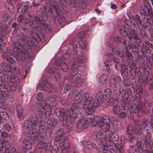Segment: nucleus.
<instances>
[{"label":"nucleus","mask_w":153,"mask_h":153,"mask_svg":"<svg viewBox=\"0 0 153 153\" xmlns=\"http://www.w3.org/2000/svg\"><path fill=\"white\" fill-rule=\"evenodd\" d=\"M81 100L78 103H74L72 105L71 108L67 110L63 108H57L55 111L56 115L60 118V120L62 126L67 128L70 126L69 122L76 120L77 117L79 115L76 112L82 108L83 104Z\"/></svg>","instance_id":"nucleus-1"},{"label":"nucleus","mask_w":153,"mask_h":153,"mask_svg":"<svg viewBox=\"0 0 153 153\" xmlns=\"http://www.w3.org/2000/svg\"><path fill=\"white\" fill-rule=\"evenodd\" d=\"M141 8L140 13L141 18L139 15H136L133 16L132 18L140 27L146 29L153 23V12L151 10L150 4L146 0L144 1V4Z\"/></svg>","instance_id":"nucleus-2"},{"label":"nucleus","mask_w":153,"mask_h":153,"mask_svg":"<svg viewBox=\"0 0 153 153\" xmlns=\"http://www.w3.org/2000/svg\"><path fill=\"white\" fill-rule=\"evenodd\" d=\"M134 112L137 114H148L151 111L152 102L144 98L142 99L138 98L137 102L134 104V106H130Z\"/></svg>","instance_id":"nucleus-3"},{"label":"nucleus","mask_w":153,"mask_h":153,"mask_svg":"<svg viewBox=\"0 0 153 153\" xmlns=\"http://www.w3.org/2000/svg\"><path fill=\"white\" fill-rule=\"evenodd\" d=\"M120 68L122 76H128V73L130 72V74L133 77L131 79L134 80V78L140 74L135 64L132 62H128L127 65L124 63H122L120 65Z\"/></svg>","instance_id":"nucleus-4"},{"label":"nucleus","mask_w":153,"mask_h":153,"mask_svg":"<svg viewBox=\"0 0 153 153\" xmlns=\"http://www.w3.org/2000/svg\"><path fill=\"white\" fill-rule=\"evenodd\" d=\"M29 18L26 19L25 23V25L27 27H30L33 29H35L36 31L38 30V26H41L44 25L43 22L41 20L38 16H34L32 15L29 14Z\"/></svg>","instance_id":"nucleus-5"},{"label":"nucleus","mask_w":153,"mask_h":153,"mask_svg":"<svg viewBox=\"0 0 153 153\" xmlns=\"http://www.w3.org/2000/svg\"><path fill=\"white\" fill-rule=\"evenodd\" d=\"M81 100L83 104L82 108L85 110L86 114H91L92 113L94 110L92 111L90 110V107L93 104L91 102L93 100L92 97H90L88 94H84L81 98Z\"/></svg>","instance_id":"nucleus-6"},{"label":"nucleus","mask_w":153,"mask_h":153,"mask_svg":"<svg viewBox=\"0 0 153 153\" xmlns=\"http://www.w3.org/2000/svg\"><path fill=\"white\" fill-rule=\"evenodd\" d=\"M105 96L104 93L101 91L97 92V93L96 98L94 100L93 104L90 107V110L92 111L94 110L99 106H101L103 107L106 106L105 104L104 99Z\"/></svg>","instance_id":"nucleus-7"},{"label":"nucleus","mask_w":153,"mask_h":153,"mask_svg":"<svg viewBox=\"0 0 153 153\" xmlns=\"http://www.w3.org/2000/svg\"><path fill=\"white\" fill-rule=\"evenodd\" d=\"M56 132L54 141L56 142L59 141L60 143H63L62 145L65 148L68 147L69 144L68 143V138L63 133V129H59Z\"/></svg>","instance_id":"nucleus-8"},{"label":"nucleus","mask_w":153,"mask_h":153,"mask_svg":"<svg viewBox=\"0 0 153 153\" xmlns=\"http://www.w3.org/2000/svg\"><path fill=\"white\" fill-rule=\"evenodd\" d=\"M29 120L36 129L39 130L41 129V128L43 129L45 122V119L41 118L39 119L36 115L34 114L30 116Z\"/></svg>","instance_id":"nucleus-9"},{"label":"nucleus","mask_w":153,"mask_h":153,"mask_svg":"<svg viewBox=\"0 0 153 153\" xmlns=\"http://www.w3.org/2000/svg\"><path fill=\"white\" fill-rule=\"evenodd\" d=\"M49 7L48 11L51 16L56 18L58 17V16L61 15L62 12L58 8V7L55 2L51 3V4H50Z\"/></svg>","instance_id":"nucleus-10"},{"label":"nucleus","mask_w":153,"mask_h":153,"mask_svg":"<svg viewBox=\"0 0 153 153\" xmlns=\"http://www.w3.org/2000/svg\"><path fill=\"white\" fill-rule=\"evenodd\" d=\"M150 135L146 134L143 139V144L145 145L146 151H150V153H153V141L151 140Z\"/></svg>","instance_id":"nucleus-11"},{"label":"nucleus","mask_w":153,"mask_h":153,"mask_svg":"<svg viewBox=\"0 0 153 153\" xmlns=\"http://www.w3.org/2000/svg\"><path fill=\"white\" fill-rule=\"evenodd\" d=\"M9 134L7 133L6 131H4L3 132V142H1L0 147L4 146L5 149V153H9L10 143L9 140L10 137H9Z\"/></svg>","instance_id":"nucleus-12"},{"label":"nucleus","mask_w":153,"mask_h":153,"mask_svg":"<svg viewBox=\"0 0 153 153\" xmlns=\"http://www.w3.org/2000/svg\"><path fill=\"white\" fill-rule=\"evenodd\" d=\"M127 136L131 143H134L135 141L133 128L131 125H128L126 129Z\"/></svg>","instance_id":"nucleus-13"},{"label":"nucleus","mask_w":153,"mask_h":153,"mask_svg":"<svg viewBox=\"0 0 153 153\" xmlns=\"http://www.w3.org/2000/svg\"><path fill=\"white\" fill-rule=\"evenodd\" d=\"M74 61L72 64V66L71 72L78 73V69L76 68V67L79 66V65L78 64H79L84 63L85 60L84 59V57L82 56L78 57L77 58H74Z\"/></svg>","instance_id":"nucleus-14"},{"label":"nucleus","mask_w":153,"mask_h":153,"mask_svg":"<svg viewBox=\"0 0 153 153\" xmlns=\"http://www.w3.org/2000/svg\"><path fill=\"white\" fill-rule=\"evenodd\" d=\"M76 120L77 121L75 120V121H73L72 122H70L68 121V122H69V123H70V125L71 124L75 122H77V128L79 129H80L82 128H87L88 126V123L86 121V120H83L81 118L80 119L78 117H77V119H76Z\"/></svg>","instance_id":"nucleus-15"},{"label":"nucleus","mask_w":153,"mask_h":153,"mask_svg":"<svg viewBox=\"0 0 153 153\" xmlns=\"http://www.w3.org/2000/svg\"><path fill=\"white\" fill-rule=\"evenodd\" d=\"M43 146H45V149L46 153H57V151L59 150L58 146L54 145V146L53 147L50 144H46L45 142H44Z\"/></svg>","instance_id":"nucleus-16"},{"label":"nucleus","mask_w":153,"mask_h":153,"mask_svg":"<svg viewBox=\"0 0 153 153\" xmlns=\"http://www.w3.org/2000/svg\"><path fill=\"white\" fill-rule=\"evenodd\" d=\"M21 45L18 42H15L13 43V50L11 49L10 50V53H11V55H13L16 58V60L21 56L19 52H18V49Z\"/></svg>","instance_id":"nucleus-17"},{"label":"nucleus","mask_w":153,"mask_h":153,"mask_svg":"<svg viewBox=\"0 0 153 153\" xmlns=\"http://www.w3.org/2000/svg\"><path fill=\"white\" fill-rule=\"evenodd\" d=\"M119 92L121 95V97L126 98L128 99L129 97L132 93V90L130 88H128L124 90L123 87H120L119 88Z\"/></svg>","instance_id":"nucleus-18"},{"label":"nucleus","mask_w":153,"mask_h":153,"mask_svg":"<svg viewBox=\"0 0 153 153\" xmlns=\"http://www.w3.org/2000/svg\"><path fill=\"white\" fill-rule=\"evenodd\" d=\"M46 5L43 6L42 4L41 6L40 7V9L39 11H41L43 12V14L41 15V17L42 19L45 21H47L48 19L47 17V12L46 10H47L48 8H49L50 6V4H48L46 2H45Z\"/></svg>","instance_id":"nucleus-19"},{"label":"nucleus","mask_w":153,"mask_h":153,"mask_svg":"<svg viewBox=\"0 0 153 153\" xmlns=\"http://www.w3.org/2000/svg\"><path fill=\"white\" fill-rule=\"evenodd\" d=\"M129 75H128V76H122L123 80V84L124 87H131V88L134 90V83L131 82V79H130Z\"/></svg>","instance_id":"nucleus-20"},{"label":"nucleus","mask_w":153,"mask_h":153,"mask_svg":"<svg viewBox=\"0 0 153 153\" xmlns=\"http://www.w3.org/2000/svg\"><path fill=\"white\" fill-rule=\"evenodd\" d=\"M120 32V34L123 37L128 38L130 41L133 40L132 33L129 30L121 29Z\"/></svg>","instance_id":"nucleus-21"},{"label":"nucleus","mask_w":153,"mask_h":153,"mask_svg":"<svg viewBox=\"0 0 153 153\" xmlns=\"http://www.w3.org/2000/svg\"><path fill=\"white\" fill-rule=\"evenodd\" d=\"M39 130L35 129L29 131L28 137L30 140H35L37 139L38 140L37 136Z\"/></svg>","instance_id":"nucleus-22"},{"label":"nucleus","mask_w":153,"mask_h":153,"mask_svg":"<svg viewBox=\"0 0 153 153\" xmlns=\"http://www.w3.org/2000/svg\"><path fill=\"white\" fill-rule=\"evenodd\" d=\"M123 98H124V99L121 104L122 107L125 111H127L128 108L130 110L131 109H130V106H132V105L130 106V100L128 98L127 99H126V98L124 97Z\"/></svg>","instance_id":"nucleus-23"},{"label":"nucleus","mask_w":153,"mask_h":153,"mask_svg":"<svg viewBox=\"0 0 153 153\" xmlns=\"http://www.w3.org/2000/svg\"><path fill=\"white\" fill-rule=\"evenodd\" d=\"M24 146L23 147V150L25 151L26 150H30L32 148V144L31 142L27 139H24L23 141Z\"/></svg>","instance_id":"nucleus-24"},{"label":"nucleus","mask_w":153,"mask_h":153,"mask_svg":"<svg viewBox=\"0 0 153 153\" xmlns=\"http://www.w3.org/2000/svg\"><path fill=\"white\" fill-rule=\"evenodd\" d=\"M80 75L79 74L76 77L75 81L73 82L74 84L76 87H79L82 86L84 83V80L80 77Z\"/></svg>","instance_id":"nucleus-25"},{"label":"nucleus","mask_w":153,"mask_h":153,"mask_svg":"<svg viewBox=\"0 0 153 153\" xmlns=\"http://www.w3.org/2000/svg\"><path fill=\"white\" fill-rule=\"evenodd\" d=\"M23 127L25 129L28 131L35 129L29 119L24 121Z\"/></svg>","instance_id":"nucleus-26"},{"label":"nucleus","mask_w":153,"mask_h":153,"mask_svg":"<svg viewBox=\"0 0 153 153\" xmlns=\"http://www.w3.org/2000/svg\"><path fill=\"white\" fill-rule=\"evenodd\" d=\"M58 7V8L60 9V10L62 13L66 14L68 13V9L65 5L61 1H58L56 3Z\"/></svg>","instance_id":"nucleus-27"},{"label":"nucleus","mask_w":153,"mask_h":153,"mask_svg":"<svg viewBox=\"0 0 153 153\" xmlns=\"http://www.w3.org/2000/svg\"><path fill=\"white\" fill-rule=\"evenodd\" d=\"M113 41L118 45L122 44L124 45H126V40L123 38L120 37L119 36H117L113 39Z\"/></svg>","instance_id":"nucleus-28"},{"label":"nucleus","mask_w":153,"mask_h":153,"mask_svg":"<svg viewBox=\"0 0 153 153\" xmlns=\"http://www.w3.org/2000/svg\"><path fill=\"white\" fill-rule=\"evenodd\" d=\"M46 113V111L44 106L42 105H39L38 106L37 114L39 116V117H40L41 116H43L44 117Z\"/></svg>","instance_id":"nucleus-29"},{"label":"nucleus","mask_w":153,"mask_h":153,"mask_svg":"<svg viewBox=\"0 0 153 153\" xmlns=\"http://www.w3.org/2000/svg\"><path fill=\"white\" fill-rule=\"evenodd\" d=\"M47 124L49 127L54 128L57 126V121L54 118L52 117L47 121Z\"/></svg>","instance_id":"nucleus-30"},{"label":"nucleus","mask_w":153,"mask_h":153,"mask_svg":"<svg viewBox=\"0 0 153 153\" xmlns=\"http://www.w3.org/2000/svg\"><path fill=\"white\" fill-rule=\"evenodd\" d=\"M42 86L43 87V88H45V87H46L47 88H51L50 91L52 92H55V96L57 97V93H56V89L55 88L53 90L51 84L48 83V81H46L44 82V83L42 84Z\"/></svg>","instance_id":"nucleus-31"},{"label":"nucleus","mask_w":153,"mask_h":153,"mask_svg":"<svg viewBox=\"0 0 153 153\" xmlns=\"http://www.w3.org/2000/svg\"><path fill=\"white\" fill-rule=\"evenodd\" d=\"M101 143H100V145L103 150V153L111 152L110 150L109 149L108 146L105 143H103L102 141H101Z\"/></svg>","instance_id":"nucleus-32"},{"label":"nucleus","mask_w":153,"mask_h":153,"mask_svg":"<svg viewBox=\"0 0 153 153\" xmlns=\"http://www.w3.org/2000/svg\"><path fill=\"white\" fill-rule=\"evenodd\" d=\"M62 13H61V15L58 16V17L56 18H57L56 20H55V22L56 25H59L65 21V19Z\"/></svg>","instance_id":"nucleus-33"},{"label":"nucleus","mask_w":153,"mask_h":153,"mask_svg":"<svg viewBox=\"0 0 153 153\" xmlns=\"http://www.w3.org/2000/svg\"><path fill=\"white\" fill-rule=\"evenodd\" d=\"M16 111L19 118H23L22 114L23 112V110L21 106L19 105H17L16 107Z\"/></svg>","instance_id":"nucleus-34"},{"label":"nucleus","mask_w":153,"mask_h":153,"mask_svg":"<svg viewBox=\"0 0 153 153\" xmlns=\"http://www.w3.org/2000/svg\"><path fill=\"white\" fill-rule=\"evenodd\" d=\"M142 142L140 140L137 141L135 143L136 147L134 149V151L136 152H141L143 149L142 147Z\"/></svg>","instance_id":"nucleus-35"},{"label":"nucleus","mask_w":153,"mask_h":153,"mask_svg":"<svg viewBox=\"0 0 153 153\" xmlns=\"http://www.w3.org/2000/svg\"><path fill=\"white\" fill-rule=\"evenodd\" d=\"M114 146L120 153H124V149L122 144L115 143V144H114Z\"/></svg>","instance_id":"nucleus-36"},{"label":"nucleus","mask_w":153,"mask_h":153,"mask_svg":"<svg viewBox=\"0 0 153 153\" xmlns=\"http://www.w3.org/2000/svg\"><path fill=\"white\" fill-rule=\"evenodd\" d=\"M139 34L143 39L146 40L149 38L148 34L144 30L140 29Z\"/></svg>","instance_id":"nucleus-37"},{"label":"nucleus","mask_w":153,"mask_h":153,"mask_svg":"<svg viewBox=\"0 0 153 153\" xmlns=\"http://www.w3.org/2000/svg\"><path fill=\"white\" fill-rule=\"evenodd\" d=\"M137 45H136L135 42H134L133 43V45L132 46L131 49V51L134 53L135 54H139V53L140 52L139 51V48L137 46Z\"/></svg>","instance_id":"nucleus-38"},{"label":"nucleus","mask_w":153,"mask_h":153,"mask_svg":"<svg viewBox=\"0 0 153 153\" xmlns=\"http://www.w3.org/2000/svg\"><path fill=\"white\" fill-rule=\"evenodd\" d=\"M91 113V114H88L87 116V119L86 120L87 122L88 123H93L94 124L95 123L96 120H95L94 117Z\"/></svg>","instance_id":"nucleus-39"},{"label":"nucleus","mask_w":153,"mask_h":153,"mask_svg":"<svg viewBox=\"0 0 153 153\" xmlns=\"http://www.w3.org/2000/svg\"><path fill=\"white\" fill-rule=\"evenodd\" d=\"M57 65L58 66H60L62 70L63 71L65 72L67 71L68 69V66L65 63L62 62H60V64L58 63Z\"/></svg>","instance_id":"nucleus-40"},{"label":"nucleus","mask_w":153,"mask_h":153,"mask_svg":"<svg viewBox=\"0 0 153 153\" xmlns=\"http://www.w3.org/2000/svg\"><path fill=\"white\" fill-rule=\"evenodd\" d=\"M30 35H29V37H31L33 39V40L36 41V42H37V40L39 39V36L38 34V33H34L33 31L31 30L30 32Z\"/></svg>","instance_id":"nucleus-41"},{"label":"nucleus","mask_w":153,"mask_h":153,"mask_svg":"<svg viewBox=\"0 0 153 153\" xmlns=\"http://www.w3.org/2000/svg\"><path fill=\"white\" fill-rule=\"evenodd\" d=\"M137 76L138 77V80L140 83H141L143 82L144 83H146L148 81V78L147 76H146L144 78H143L142 75L140 73Z\"/></svg>","instance_id":"nucleus-42"},{"label":"nucleus","mask_w":153,"mask_h":153,"mask_svg":"<svg viewBox=\"0 0 153 153\" xmlns=\"http://www.w3.org/2000/svg\"><path fill=\"white\" fill-rule=\"evenodd\" d=\"M76 3L77 6L79 8L82 9H85L86 8V3L82 0H77Z\"/></svg>","instance_id":"nucleus-43"},{"label":"nucleus","mask_w":153,"mask_h":153,"mask_svg":"<svg viewBox=\"0 0 153 153\" xmlns=\"http://www.w3.org/2000/svg\"><path fill=\"white\" fill-rule=\"evenodd\" d=\"M25 44H27L28 46L32 47L33 46H36L37 43L36 41H34L33 39L31 40L27 39Z\"/></svg>","instance_id":"nucleus-44"},{"label":"nucleus","mask_w":153,"mask_h":153,"mask_svg":"<svg viewBox=\"0 0 153 153\" xmlns=\"http://www.w3.org/2000/svg\"><path fill=\"white\" fill-rule=\"evenodd\" d=\"M9 18V15L6 12H4L0 14V19L3 21H6L8 20Z\"/></svg>","instance_id":"nucleus-45"},{"label":"nucleus","mask_w":153,"mask_h":153,"mask_svg":"<svg viewBox=\"0 0 153 153\" xmlns=\"http://www.w3.org/2000/svg\"><path fill=\"white\" fill-rule=\"evenodd\" d=\"M130 23L128 19H125L124 20V23L123 25V28L122 29L129 30L130 29V27L129 25Z\"/></svg>","instance_id":"nucleus-46"},{"label":"nucleus","mask_w":153,"mask_h":153,"mask_svg":"<svg viewBox=\"0 0 153 153\" xmlns=\"http://www.w3.org/2000/svg\"><path fill=\"white\" fill-rule=\"evenodd\" d=\"M18 52H19H19L21 53H19L21 56H21L24 55L23 57L25 58V59L26 58V57L25 56V55L26 53V51L24 46H23L21 45L19 47V48L18 49Z\"/></svg>","instance_id":"nucleus-47"},{"label":"nucleus","mask_w":153,"mask_h":153,"mask_svg":"<svg viewBox=\"0 0 153 153\" xmlns=\"http://www.w3.org/2000/svg\"><path fill=\"white\" fill-rule=\"evenodd\" d=\"M106 75L105 74H102L100 76L98 79L99 82L101 83L105 84L106 82Z\"/></svg>","instance_id":"nucleus-48"},{"label":"nucleus","mask_w":153,"mask_h":153,"mask_svg":"<svg viewBox=\"0 0 153 153\" xmlns=\"http://www.w3.org/2000/svg\"><path fill=\"white\" fill-rule=\"evenodd\" d=\"M56 71L55 70L52 72L53 74H54V77L57 79L58 82L60 83V74L58 71L56 69Z\"/></svg>","instance_id":"nucleus-49"},{"label":"nucleus","mask_w":153,"mask_h":153,"mask_svg":"<svg viewBox=\"0 0 153 153\" xmlns=\"http://www.w3.org/2000/svg\"><path fill=\"white\" fill-rule=\"evenodd\" d=\"M151 69L149 67L146 65L143 68L142 70L144 73H145L147 77H148V75H149L150 73V70Z\"/></svg>","instance_id":"nucleus-50"},{"label":"nucleus","mask_w":153,"mask_h":153,"mask_svg":"<svg viewBox=\"0 0 153 153\" xmlns=\"http://www.w3.org/2000/svg\"><path fill=\"white\" fill-rule=\"evenodd\" d=\"M40 129H39L38 131V133L39 134L38 135V140H40V139L41 140V141H40V142L41 141H42V140H45L46 138V137L45 135V134L44 133H41L40 131Z\"/></svg>","instance_id":"nucleus-51"},{"label":"nucleus","mask_w":153,"mask_h":153,"mask_svg":"<svg viewBox=\"0 0 153 153\" xmlns=\"http://www.w3.org/2000/svg\"><path fill=\"white\" fill-rule=\"evenodd\" d=\"M113 82L117 84L118 85L121 83V77L119 76H115L112 78Z\"/></svg>","instance_id":"nucleus-52"},{"label":"nucleus","mask_w":153,"mask_h":153,"mask_svg":"<svg viewBox=\"0 0 153 153\" xmlns=\"http://www.w3.org/2000/svg\"><path fill=\"white\" fill-rule=\"evenodd\" d=\"M142 128H139L137 130V132L136 134L137 135L140 136L141 138L142 137L143 138L144 136H146L144 135L143 132L146 133V130H143V131H142Z\"/></svg>","instance_id":"nucleus-53"},{"label":"nucleus","mask_w":153,"mask_h":153,"mask_svg":"<svg viewBox=\"0 0 153 153\" xmlns=\"http://www.w3.org/2000/svg\"><path fill=\"white\" fill-rule=\"evenodd\" d=\"M3 58L4 60H6L8 62H9L10 61V50H8L5 52L3 55Z\"/></svg>","instance_id":"nucleus-54"},{"label":"nucleus","mask_w":153,"mask_h":153,"mask_svg":"<svg viewBox=\"0 0 153 153\" xmlns=\"http://www.w3.org/2000/svg\"><path fill=\"white\" fill-rule=\"evenodd\" d=\"M7 27L4 24L0 22V30L1 31L3 32L7 33L9 32L8 31H7Z\"/></svg>","instance_id":"nucleus-55"},{"label":"nucleus","mask_w":153,"mask_h":153,"mask_svg":"<svg viewBox=\"0 0 153 153\" xmlns=\"http://www.w3.org/2000/svg\"><path fill=\"white\" fill-rule=\"evenodd\" d=\"M110 137L112 139L115 141H118L119 140V136L116 133H112L110 136Z\"/></svg>","instance_id":"nucleus-56"},{"label":"nucleus","mask_w":153,"mask_h":153,"mask_svg":"<svg viewBox=\"0 0 153 153\" xmlns=\"http://www.w3.org/2000/svg\"><path fill=\"white\" fill-rule=\"evenodd\" d=\"M51 127H49L48 126L47 127V128L46 130V133L48 134L49 137H51V136L54 130L53 128Z\"/></svg>","instance_id":"nucleus-57"},{"label":"nucleus","mask_w":153,"mask_h":153,"mask_svg":"<svg viewBox=\"0 0 153 153\" xmlns=\"http://www.w3.org/2000/svg\"><path fill=\"white\" fill-rule=\"evenodd\" d=\"M113 110L114 113L118 114L120 110V107L119 105L116 104L113 107Z\"/></svg>","instance_id":"nucleus-58"},{"label":"nucleus","mask_w":153,"mask_h":153,"mask_svg":"<svg viewBox=\"0 0 153 153\" xmlns=\"http://www.w3.org/2000/svg\"><path fill=\"white\" fill-rule=\"evenodd\" d=\"M102 120L104 124H109L111 122L110 117L107 115H105L102 118Z\"/></svg>","instance_id":"nucleus-59"},{"label":"nucleus","mask_w":153,"mask_h":153,"mask_svg":"<svg viewBox=\"0 0 153 153\" xmlns=\"http://www.w3.org/2000/svg\"><path fill=\"white\" fill-rule=\"evenodd\" d=\"M1 66L5 71L10 72V66L6 63H2L1 64Z\"/></svg>","instance_id":"nucleus-60"},{"label":"nucleus","mask_w":153,"mask_h":153,"mask_svg":"<svg viewBox=\"0 0 153 153\" xmlns=\"http://www.w3.org/2000/svg\"><path fill=\"white\" fill-rule=\"evenodd\" d=\"M19 82V79L18 77L16 76L13 75L10 77V82Z\"/></svg>","instance_id":"nucleus-61"},{"label":"nucleus","mask_w":153,"mask_h":153,"mask_svg":"<svg viewBox=\"0 0 153 153\" xmlns=\"http://www.w3.org/2000/svg\"><path fill=\"white\" fill-rule=\"evenodd\" d=\"M135 42L136 43V45H137V46L138 47H139L142 49V48L143 47L144 45L145 44V42L144 43L141 40V39L139 40L138 41H135Z\"/></svg>","instance_id":"nucleus-62"},{"label":"nucleus","mask_w":153,"mask_h":153,"mask_svg":"<svg viewBox=\"0 0 153 153\" xmlns=\"http://www.w3.org/2000/svg\"><path fill=\"white\" fill-rule=\"evenodd\" d=\"M118 85L113 82H111L110 84V89L115 91L117 89V85Z\"/></svg>","instance_id":"nucleus-63"},{"label":"nucleus","mask_w":153,"mask_h":153,"mask_svg":"<svg viewBox=\"0 0 153 153\" xmlns=\"http://www.w3.org/2000/svg\"><path fill=\"white\" fill-rule=\"evenodd\" d=\"M49 105L51 106H53L56 105V100L54 98H51L49 99V100L48 101Z\"/></svg>","instance_id":"nucleus-64"}]
</instances>
